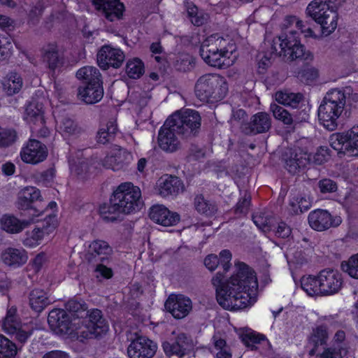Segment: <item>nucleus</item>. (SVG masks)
<instances>
[{
	"label": "nucleus",
	"mask_w": 358,
	"mask_h": 358,
	"mask_svg": "<svg viewBox=\"0 0 358 358\" xmlns=\"http://www.w3.org/2000/svg\"><path fill=\"white\" fill-rule=\"evenodd\" d=\"M45 9V5L43 1L39 0L31 8L29 13V23L33 26H36L39 22L40 18L43 15Z\"/></svg>",
	"instance_id": "obj_50"
},
{
	"label": "nucleus",
	"mask_w": 358,
	"mask_h": 358,
	"mask_svg": "<svg viewBox=\"0 0 358 358\" xmlns=\"http://www.w3.org/2000/svg\"><path fill=\"white\" fill-rule=\"evenodd\" d=\"M31 308L36 313H41L52 301L48 292L42 289H34L29 295Z\"/></svg>",
	"instance_id": "obj_31"
},
{
	"label": "nucleus",
	"mask_w": 358,
	"mask_h": 358,
	"mask_svg": "<svg viewBox=\"0 0 358 358\" xmlns=\"http://www.w3.org/2000/svg\"><path fill=\"white\" fill-rule=\"evenodd\" d=\"M126 72L131 78H139L145 72L144 64L138 58L129 60L126 65Z\"/></svg>",
	"instance_id": "obj_44"
},
{
	"label": "nucleus",
	"mask_w": 358,
	"mask_h": 358,
	"mask_svg": "<svg viewBox=\"0 0 358 358\" xmlns=\"http://www.w3.org/2000/svg\"><path fill=\"white\" fill-rule=\"evenodd\" d=\"M318 187L323 194L335 192L338 186L335 181L329 178H324L318 182Z\"/></svg>",
	"instance_id": "obj_57"
},
{
	"label": "nucleus",
	"mask_w": 358,
	"mask_h": 358,
	"mask_svg": "<svg viewBox=\"0 0 358 358\" xmlns=\"http://www.w3.org/2000/svg\"><path fill=\"white\" fill-rule=\"evenodd\" d=\"M162 348L167 357H185L192 348V340L184 333L179 334L174 339L162 343Z\"/></svg>",
	"instance_id": "obj_17"
},
{
	"label": "nucleus",
	"mask_w": 358,
	"mask_h": 358,
	"mask_svg": "<svg viewBox=\"0 0 358 358\" xmlns=\"http://www.w3.org/2000/svg\"><path fill=\"white\" fill-rule=\"evenodd\" d=\"M297 34V31H290L285 36H281L278 39H274L271 46L272 53L282 57L288 62L299 60L308 63L312 61L313 54L306 50L305 46L300 43L296 36Z\"/></svg>",
	"instance_id": "obj_5"
},
{
	"label": "nucleus",
	"mask_w": 358,
	"mask_h": 358,
	"mask_svg": "<svg viewBox=\"0 0 358 358\" xmlns=\"http://www.w3.org/2000/svg\"><path fill=\"white\" fill-rule=\"evenodd\" d=\"M205 156L204 150L198 147L196 145L192 144L190 145L188 150V155H187V158L189 160H199L201 158H203Z\"/></svg>",
	"instance_id": "obj_61"
},
{
	"label": "nucleus",
	"mask_w": 358,
	"mask_h": 358,
	"mask_svg": "<svg viewBox=\"0 0 358 358\" xmlns=\"http://www.w3.org/2000/svg\"><path fill=\"white\" fill-rule=\"evenodd\" d=\"M57 227V220L55 215H48L44 220L41 228L45 234H48L52 232Z\"/></svg>",
	"instance_id": "obj_60"
},
{
	"label": "nucleus",
	"mask_w": 358,
	"mask_h": 358,
	"mask_svg": "<svg viewBox=\"0 0 358 358\" xmlns=\"http://www.w3.org/2000/svg\"><path fill=\"white\" fill-rule=\"evenodd\" d=\"M345 102V94L341 90L333 89L326 94L318 108V119L327 130L336 129Z\"/></svg>",
	"instance_id": "obj_3"
},
{
	"label": "nucleus",
	"mask_w": 358,
	"mask_h": 358,
	"mask_svg": "<svg viewBox=\"0 0 358 358\" xmlns=\"http://www.w3.org/2000/svg\"><path fill=\"white\" fill-rule=\"evenodd\" d=\"M255 225L264 232L275 230V218L268 212L257 213L252 216Z\"/></svg>",
	"instance_id": "obj_37"
},
{
	"label": "nucleus",
	"mask_w": 358,
	"mask_h": 358,
	"mask_svg": "<svg viewBox=\"0 0 358 358\" xmlns=\"http://www.w3.org/2000/svg\"><path fill=\"white\" fill-rule=\"evenodd\" d=\"M43 105L38 99L33 98L27 105L25 108L26 119L34 124L43 126L45 123Z\"/></svg>",
	"instance_id": "obj_32"
},
{
	"label": "nucleus",
	"mask_w": 358,
	"mask_h": 358,
	"mask_svg": "<svg viewBox=\"0 0 358 358\" xmlns=\"http://www.w3.org/2000/svg\"><path fill=\"white\" fill-rule=\"evenodd\" d=\"M48 322L51 330L58 335H71L74 331L72 317L62 308H55L50 311Z\"/></svg>",
	"instance_id": "obj_11"
},
{
	"label": "nucleus",
	"mask_w": 358,
	"mask_h": 358,
	"mask_svg": "<svg viewBox=\"0 0 358 358\" xmlns=\"http://www.w3.org/2000/svg\"><path fill=\"white\" fill-rule=\"evenodd\" d=\"M331 150L326 146L320 147L313 155V162L320 165L327 162L331 157Z\"/></svg>",
	"instance_id": "obj_55"
},
{
	"label": "nucleus",
	"mask_w": 358,
	"mask_h": 358,
	"mask_svg": "<svg viewBox=\"0 0 358 358\" xmlns=\"http://www.w3.org/2000/svg\"><path fill=\"white\" fill-rule=\"evenodd\" d=\"M294 199L295 203L292 202V206L294 207L297 205L300 213L308 210L311 206L312 201L308 196L299 195Z\"/></svg>",
	"instance_id": "obj_58"
},
{
	"label": "nucleus",
	"mask_w": 358,
	"mask_h": 358,
	"mask_svg": "<svg viewBox=\"0 0 358 358\" xmlns=\"http://www.w3.org/2000/svg\"><path fill=\"white\" fill-rule=\"evenodd\" d=\"M159 194L162 197L176 196L183 191L182 180L177 176L166 175L159 180Z\"/></svg>",
	"instance_id": "obj_26"
},
{
	"label": "nucleus",
	"mask_w": 358,
	"mask_h": 358,
	"mask_svg": "<svg viewBox=\"0 0 358 358\" xmlns=\"http://www.w3.org/2000/svg\"><path fill=\"white\" fill-rule=\"evenodd\" d=\"M318 76L317 69L313 67L305 68L299 73V77L301 81L308 85L316 80Z\"/></svg>",
	"instance_id": "obj_54"
},
{
	"label": "nucleus",
	"mask_w": 358,
	"mask_h": 358,
	"mask_svg": "<svg viewBox=\"0 0 358 358\" xmlns=\"http://www.w3.org/2000/svg\"><path fill=\"white\" fill-rule=\"evenodd\" d=\"M314 252V248H287L285 256L289 264L301 266L308 264Z\"/></svg>",
	"instance_id": "obj_27"
},
{
	"label": "nucleus",
	"mask_w": 358,
	"mask_h": 358,
	"mask_svg": "<svg viewBox=\"0 0 358 358\" xmlns=\"http://www.w3.org/2000/svg\"><path fill=\"white\" fill-rule=\"evenodd\" d=\"M2 328L6 334L15 335L16 340L21 343H26L34 331L32 327L22 326L15 306H13L7 310L6 317L3 320Z\"/></svg>",
	"instance_id": "obj_10"
},
{
	"label": "nucleus",
	"mask_w": 358,
	"mask_h": 358,
	"mask_svg": "<svg viewBox=\"0 0 358 358\" xmlns=\"http://www.w3.org/2000/svg\"><path fill=\"white\" fill-rule=\"evenodd\" d=\"M103 89L102 83H93L79 87L78 96L87 104H94L103 98Z\"/></svg>",
	"instance_id": "obj_28"
},
{
	"label": "nucleus",
	"mask_w": 358,
	"mask_h": 358,
	"mask_svg": "<svg viewBox=\"0 0 358 358\" xmlns=\"http://www.w3.org/2000/svg\"><path fill=\"white\" fill-rule=\"evenodd\" d=\"M76 77L84 81L83 85L102 83L99 71L93 66H84L76 73Z\"/></svg>",
	"instance_id": "obj_35"
},
{
	"label": "nucleus",
	"mask_w": 358,
	"mask_h": 358,
	"mask_svg": "<svg viewBox=\"0 0 358 358\" xmlns=\"http://www.w3.org/2000/svg\"><path fill=\"white\" fill-rule=\"evenodd\" d=\"M94 271L99 273L100 275L104 279H110L113 276V271L112 268L103 265V264H98L94 269Z\"/></svg>",
	"instance_id": "obj_63"
},
{
	"label": "nucleus",
	"mask_w": 358,
	"mask_h": 358,
	"mask_svg": "<svg viewBox=\"0 0 358 358\" xmlns=\"http://www.w3.org/2000/svg\"><path fill=\"white\" fill-rule=\"evenodd\" d=\"M115 199L111 196L108 203H105L99 207L100 215L106 222H115L119 220L120 215L122 213L120 208L117 205L115 206Z\"/></svg>",
	"instance_id": "obj_34"
},
{
	"label": "nucleus",
	"mask_w": 358,
	"mask_h": 358,
	"mask_svg": "<svg viewBox=\"0 0 358 358\" xmlns=\"http://www.w3.org/2000/svg\"><path fill=\"white\" fill-rule=\"evenodd\" d=\"M240 338L243 344L251 350H256L257 349V344L267 340L265 335L255 331L243 333L241 334Z\"/></svg>",
	"instance_id": "obj_42"
},
{
	"label": "nucleus",
	"mask_w": 358,
	"mask_h": 358,
	"mask_svg": "<svg viewBox=\"0 0 358 358\" xmlns=\"http://www.w3.org/2000/svg\"><path fill=\"white\" fill-rule=\"evenodd\" d=\"M130 157L125 150L120 149L114 155H111L108 158V162L112 166L113 170H119L123 169L126 165Z\"/></svg>",
	"instance_id": "obj_47"
},
{
	"label": "nucleus",
	"mask_w": 358,
	"mask_h": 358,
	"mask_svg": "<svg viewBox=\"0 0 358 358\" xmlns=\"http://www.w3.org/2000/svg\"><path fill=\"white\" fill-rule=\"evenodd\" d=\"M66 308L72 317L83 318L82 324L85 329L77 333L78 339L80 342L85 343L89 339L101 338L108 332L109 325L99 309L87 310L85 302L75 299L69 300Z\"/></svg>",
	"instance_id": "obj_2"
},
{
	"label": "nucleus",
	"mask_w": 358,
	"mask_h": 358,
	"mask_svg": "<svg viewBox=\"0 0 358 358\" xmlns=\"http://www.w3.org/2000/svg\"><path fill=\"white\" fill-rule=\"evenodd\" d=\"M117 131V127L115 120H109L106 127L101 128L96 135L97 142L102 144H106L112 141L116 132Z\"/></svg>",
	"instance_id": "obj_41"
},
{
	"label": "nucleus",
	"mask_w": 358,
	"mask_h": 358,
	"mask_svg": "<svg viewBox=\"0 0 358 358\" xmlns=\"http://www.w3.org/2000/svg\"><path fill=\"white\" fill-rule=\"evenodd\" d=\"M275 235L278 238H289L291 234V229L285 222H280L278 227H275Z\"/></svg>",
	"instance_id": "obj_64"
},
{
	"label": "nucleus",
	"mask_w": 358,
	"mask_h": 358,
	"mask_svg": "<svg viewBox=\"0 0 358 358\" xmlns=\"http://www.w3.org/2000/svg\"><path fill=\"white\" fill-rule=\"evenodd\" d=\"M345 0H314L311 1L306 10L307 17H312L317 24L321 25L323 34H331L337 27L338 14L334 10Z\"/></svg>",
	"instance_id": "obj_4"
},
{
	"label": "nucleus",
	"mask_w": 358,
	"mask_h": 358,
	"mask_svg": "<svg viewBox=\"0 0 358 358\" xmlns=\"http://www.w3.org/2000/svg\"><path fill=\"white\" fill-rule=\"evenodd\" d=\"M215 349L217 350V358H231L232 355L230 348L223 338H219L215 342Z\"/></svg>",
	"instance_id": "obj_52"
},
{
	"label": "nucleus",
	"mask_w": 358,
	"mask_h": 358,
	"mask_svg": "<svg viewBox=\"0 0 358 358\" xmlns=\"http://www.w3.org/2000/svg\"><path fill=\"white\" fill-rule=\"evenodd\" d=\"M1 258L6 265L16 268L24 264L28 257L24 250H19L17 248H7L3 252Z\"/></svg>",
	"instance_id": "obj_30"
},
{
	"label": "nucleus",
	"mask_w": 358,
	"mask_h": 358,
	"mask_svg": "<svg viewBox=\"0 0 358 358\" xmlns=\"http://www.w3.org/2000/svg\"><path fill=\"white\" fill-rule=\"evenodd\" d=\"M93 4L108 21L122 19L124 6L120 0H93Z\"/></svg>",
	"instance_id": "obj_21"
},
{
	"label": "nucleus",
	"mask_w": 358,
	"mask_h": 358,
	"mask_svg": "<svg viewBox=\"0 0 358 358\" xmlns=\"http://www.w3.org/2000/svg\"><path fill=\"white\" fill-rule=\"evenodd\" d=\"M271 110L275 119L281 120L284 124L289 125L294 122L292 113L288 112L284 108L275 104H271Z\"/></svg>",
	"instance_id": "obj_48"
},
{
	"label": "nucleus",
	"mask_w": 358,
	"mask_h": 358,
	"mask_svg": "<svg viewBox=\"0 0 358 358\" xmlns=\"http://www.w3.org/2000/svg\"><path fill=\"white\" fill-rule=\"evenodd\" d=\"M149 217L155 223L164 227L173 226L179 222L180 215L170 211L163 205H154L150 208Z\"/></svg>",
	"instance_id": "obj_25"
},
{
	"label": "nucleus",
	"mask_w": 358,
	"mask_h": 358,
	"mask_svg": "<svg viewBox=\"0 0 358 358\" xmlns=\"http://www.w3.org/2000/svg\"><path fill=\"white\" fill-rule=\"evenodd\" d=\"M308 223L312 229L318 231L338 227L341 223L339 216L332 217L326 210L317 209L309 213Z\"/></svg>",
	"instance_id": "obj_18"
},
{
	"label": "nucleus",
	"mask_w": 358,
	"mask_h": 358,
	"mask_svg": "<svg viewBox=\"0 0 358 358\" xmlns=\"http://www.w3.org/2000/svg\"><path fill=\"white\" fill-rule=\"evenodd\" d=\"M168 119L175 126L176 134L183 138L195 137L200 131L201 118L196 110L187 109L183 112L178 111Z\"/></svg>",
	"instance_id": "obj_8"
},
{
	"label": "nucleus",
	"mask_w": 358,
	"mask_h": 358,
	"mask_svg": "<svg viewBox=\"0 0 358 358\" xmlns=\"http://www.w3.org/2000/svg\"><path fill=\"white\" fill-rule=\"evenodd\" d=\"M164 307L167 312L176 319L185 317L192 308V303L189 298L182 294L169 295Z\"/></svg>",
	"instance_id": "obj_16"
},
{
	"label": "nucleus",
	"mask_w": 358,
	"mask_h": 358,
	"mask_svg": "<svg viewBox=\"0 0 358 358\" xmlns=\"http://www.w3.org/2000/svg\"><path fill=\"white\" fill-rule=\"evenodd\" d=\"M195 209L201 214L207 216H211L215 213L217 210V206L204 199L203 195H197L194 198Z\"/></svg>",
	"instance_id": "obj_43"
},
{
	"label": "nucleus",
	"mask_w": 358,
	"mask_h": 358,
	"mask_svg": "<svg viewBox=\"0 0 358 358\" xmlns=\"http://www.w3.org/2000/svg\"><path fill=\"white\" fill-rule=\"evenodd\" d=\"M271 128V118L265 112L253 115L248 122L242 123L240 129L248 136H255L268 132Z\"/></svg>",
	"instance_id": "obj_15"
},
{
	"label": "nucleus",
	"mask_w": 358,
	"mask_h": 358,
	"mask_svg": "<svg viewBox=\"0 0 358 358\" xmlns=\"http://www.w3.org/2000/svg\"><path fill=\"white\" fill-rule=\"evenodd\" d=\"M318 278L322 296H329L337 293L343 285L342 275L336 270L324 268L318 273Z\"/></svg>",
	"instance_id": "obj_14"
},
{
	"label": "nucleus",
	"mask_w": 358,
	"mask_h": 358,
	"mask_svg": "<svg viewBox=\"0 0 358 358\" xmlns=\"http://www.w3.org/2000/svg\"><path fill=\"white\" fill-rule=\"evenodd\" d=\"M251 196L247 192H244V195L236 206V213H246L250 205Z\"/></svg>",
	"instance_id": "obj_59"
},
{
	"label": "nucleus",
	"mask_w": 358,
	"mask_h": 358,
	"mask_svg": "<svg viewBox=\"0 0 358 358\" xmlns=\"http://www.w3.org/2000/svg\"><path fill=\"white\" fill-rule=\"evenodd\" d=\"M124 59L123 51L110 45L102 46L97 53V63L103 70H107L110 66L118 69L122 66Z\"/></svg>",
	"instance_id": "obj_13"
},
{
	"label": "nucleus",
	"mask_w": 358,
	"mask_h": 358,
	"mask_svg": "<svg viewBox=\"0 0 358 358\" xmlns=\"http://www.w3.org/2000/svg\"><path fill=\"white\" fill-rule=\"evenodd\" d=\"M2 85L4 92L8 96H12L22 88V80L17 73L12 72L3 79Z\"/></svg>",
	"instance_id": "obj_39"
},
{
	"label": "nucleus",
	"mask_w": 358,
	"mask_h": 358,
	"mask_svg": "<svg viewBox=\"0 0 358 358\" xmlns=\"http://www.w3.org/2000/svg\"><path fill=\"white\" fill-rule=\"evenodd\" d=\"M199 53L203 61L209 66L220 69L224 66V57L227 51L219 50L217 47L210 45L209 40L203 42Z\"/></svg>",
	"instance_id": "obj_24"
},
{
	"label": "nucleus",
	"mask_w": 358,
	"mask_h": 358,
	"mask_svg": "<svg viewBox=\"0 0 358 358\" xmlns=\"http://www.w3.org/2000/svg\"><path fill=\"white\" fill-rule=\"evenodd\" d=\"M329 143L338 153L358 156V125L352 127L347 131L331 134Z\"/></svg>",
	"instance_id": "obj_9"
},
{
	"label": "nucleus",
	"mask_w": 358,
	"mask_h": 358,
	"mask_svg": "<svg viewBox=\"0 0 358 358\" xmlns=\"http://www.w3.org/2000/svg\"><path fill=\"white\" fill-rule=\"evenodd\" d=\"M341 268L351 278L358 279V253L352 255L348 261L343 262Z\"/></svg>",
	"instance_id": "obj_49"
},
{
	"label": "nucleus",
	"mask_w": 358,
	"mask_h": 358,
	"mask_svg": "<svg viewBox=\"0 0 358 358\" xmlns=\"http://www.w3.org/2000/svg\"><path fill=\"white\" fill-rule=\"evenodd\" d=\"M341 347H331L325 348L320 355V358H342Z\"/></svg>",
	"instance_id": "obj_62"
},
{
	"label": "nucleus",
	"mask_w": 358,
	"mask_h": 358,
	"mask_svg": "<svg viewBox=\"0 0 358 358\" xmlns=\"http://www.w3.org/2000/svg\"><path fill=\"white\" fill-rule=\"evenodd\" d=\"M61 129L63 132L69 135H77L79 134L82 129L78 125V124L70 117H64L62 122Z\"/></svg>",
	"instance_id": "obj_53"
},
{
	"label": "nucleus",
	"mask_w": 358,
	"mask_h": 358,
	"mask_svg": "<svg viewBox=\"0 0 358 358\" xmlns=\"http://www.w3.org/2000/svg\"><path fill=\"white\" fill-rule=\"evenodd\" d=\"M285 168L292 174H295L301 169H303L309 164L310 155L301 149L289 150L283 155Z\"/></svg>",
	"instance_id": "obj_22"
},
{
	"label": "nucleus",
	"mask_w": 358,
	"mask_h": 358,
	"mask_svg": "<svg viewBox=\"0 0 358 358\" xmlns=\"http://www.w3.org/2000/svg\"><path fill=\"white\" fill-rule=\"evenodd\" d=\"M328 338V329L326 325L321 324L313 329L309 338V343L313 345L310 355H313L320 345H327Z\"/></svg>",
	"instance_id": "obj_33"
},
{
	"label": "nucleus",
	"mask_w": 358,
	"mask_h": 358,
	"mask_svg": "<svg viewBox=\"0 0 358 358\" xmlns=\"http://www.w3.org/2000/svg\"><path fill=\"white\" fill-rule=\"evenodd\" d=\"M38 201L41 202L39 189L34 187H26L17 194V206L20 210H32L34 212L32 215L38 216L41 212L35 205Z\"/></svg>",
	"instance_id": "obj_20"
},
{
	"label": "nucleus",
	"mask_w": 358,
	"mask_h": 358,
	"mask_svg": "<svg viewBox=\"0 0 358 358\" xmlns=\"http://www.w3.org/2000/svg\"><path fill=\"white\" fill-rule=\"evenodd\" d=\"M31 220L20 221L11 215H5L1 220L2 228L10 233H18L28 226Z\"/></svg>",
	"instance_id": "obj_40"
},
{
	"label": "nucleus",
	"mask_w": 358,
	"mask_h": 358,
	"mask_svg": "<svg viewBox=\"0 0 358 358\" xmlns=\"http://www.w3.org/2000/svg\"><path fill=\"white\" fill-rule=\"evenodd\" d=\"M303 96L301 93H293L287 90L278 91L275 94V99L279 103L291 106L295 109L302 101Z\"/></svg>",
	"instance_id": "obj_36"
},
{
	"label": "nucleus",
	"mask_w": 358,
	"mask_h": 358,
	"mask_svg": "<svg viewBox=\"0 0 358 358\" xmlns=\"http://www.w3.org/2000/svg\"><path fill=\"white\" fill-rule=\"evenodd\" d=\"M187 15L190 19L191 22L197 27L203 25L206 21V18L203 15L199 14L198 8L196 6L188 8Z\"/></svg>",
	"instance_id": "obj_56"
},
{
	"label": "nucleus",
	"mask_w": 358,
	"mask_h": 358,
	"mask_svg": "<svg viewBox=\"0 0 358 358\" xmlns=\"http://www.w3.org/2000/svg\"><path fill=\"white\" fill-rule=\"evenodd\" d=\"M301 287L308 296H322L318 274L317 275L303 276L301 279Z\"/></svg>",
	"instance_id": "obj_38"
},
{
	"label": "nucleus",
	"mask_w": 358,
	"mask_h": 358,
	"mask_svg": "<svg viewBox=\"0 0 358 358\" xmlns=\"http://www.w3.org/2000/svg\"><path fill=\"white\" fill-rule=\"evenodd\" d=\"M43 58L48 68L53 72L64 64V58L58 51V47L55 43H49L42 49Z\"/></svg>",
	"instance_id": "obj_29"
},
{
	"label": "nucleus",
	"mask_w": 358,
	"mask_h": 358,
	"mask_svg": "<svg viewBox=\"0 0 358 358\" xmlns=\"http://www.w3.org/2000/svg\"><path fill=\"white\" fill-rule=\"evenodd\" d=\"M20 155L24 162L36 164L46 159L48 150L41 142L31 139L27 147L21 151Z\"/></svg>",
	"instance_id": "obj_23"
},
{
	"label": "nucleus",
	"mask_w": 358,
	"mask_h": 358,
	"mask_svg": "<svg viewBox=\"0 0 358 358\" xmlns=\"http://www.w3.org/2000/svg\"><path fill=\"white\" fill-rule=\"evenodd\" d=\"M117 205L123 214H129L138 210L143 206L141 190L131 182L120 185L112 194Z\"/></svg>",
	"instance_id": "obj_7"
},
{
	"label": "nucleus",
	"mask_w": 358,
	"mask_h": 358,
	"mask_svg": "<svg viewBox=\"0 0 358 358\" xmlns=\"http://www.w3.org/2000/svg\"><path fill=\"white\" fill-rule=\"evenodd\" d=\"M173 66L178 71H189L195 66V59L188 54H182L176 57Z\"/></svg>",
	"instance_id": "obj_46"
},
{
	"label": "nucleus",
	"mask_w": 358,
	"mask_h": 358,
	"mask_svg": "<svg viewBox=\"0 0 358 358\" xmlns=\"http://www.w3.org/2000/svg\"><path fill=\"white\" fill-rule=\"evenodd\" d=\"M231 253L223 250L219 256L213 254L207 255L204 265L210 271L217 267L222 268L212 279L216 288L217 303L225 309H243L253 305L257 301L258 282L253 268L243 262L236 264V272L225 280V273L231 268Z\"/></svg>",
	"instance_id": "obj_1"
},
{
	"label": "nucleus",
	"mask_w": 358,
	"mask_h": 358,
	"mask_svg": "<svg viewBox=\"0 0 358 358\" xmlns=\"http://www.w3.org/2000/svg\"><path fill=\"white\" fill-rule=\"evenodd\" d=\"M157 350L155 342L146 336L136 335L127 348L129 358H152Z\"/></svg>",
	"instance_id": "obj_12"
},
{
	"label": "nucleus",
	"mask_w": 358,
	"mask_h": 358,
	"mask_svg": "<svg viewBox=\"0 0 358 358\" xmlns=\"http://www.w3.org/2000/svg\"><path fill=\"white\" fill-rule=\"evenodd\" d=\"M17 354L15 344L0 334V358H14Z\"/></svg>",
	"instance_id": "obj_45"
},
{
	"label": "nucleus",
	"mask_w": 358,
	"mask_h": 358,
	"mask_svg": "<svg viewBox=\"0 0 358 358\" xmlns=\"http://www.w3.org/2000/svg\"><path fill=\"white\" fill-rule=\"evenodd\" d=\"M17 139V133L13 129H8L0 127V148L11 145Z\"/></svg>",
	"instance_id": "obj_51"
},
{
	"label": "nucleus",
	"mask_w": 358,
	"mask_h": 358,
	"mask_svg": "<svg viewBox=\"0 0 358 358\" xmlns=\"http://www.w3.org/2000/svg\"><path fill=\"white\" fill-rule=\"evenodd\" d=\"M194 92L202 101H217L227 95L228 85L224 78L217 74H205L197 80Z\"/></svg>",
	"instance_id": "obj_6"
},
{
	"label": "nucleus",
	"mask_w": 358,
	"mask_h": 358,
	"mask_svg": "<svg viewBox=\"0 0 358 358\" xmlns=\"http://www.w3.org/2000/svg\"><path fill=\"white\" fill-rule=\"evenodd\" d=\"M176 129L169 119L159 131L157 142L159 147L169 152L176 151L180 147V141L176 136Z\"/></svg>",
	"instance_id": "obj_19"
}]
</instances>
